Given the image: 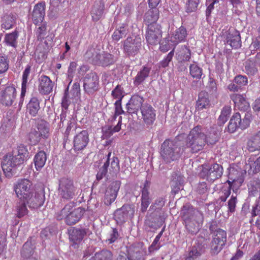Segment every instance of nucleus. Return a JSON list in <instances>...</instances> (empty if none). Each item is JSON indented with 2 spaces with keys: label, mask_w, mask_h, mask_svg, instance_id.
I'll list each match as a JSON object with an SVG mask.
<instances>
[{
  "label": "nucleus",
  "mask_w": 260,
  "mask_h": 260,
  "mask_svg": "<svg viewBox=\"0 0 260 260\" xmlns=\"http://www.w3.org/2000/svg\"><path fill=\"white\" fill-rule=\"evenodd\" d=\"M17 154L13 155L10 153L6 154L2 164L3 170L6 176H11L13 171L19 166L22 165L29 157L27 146L20 144L17 146Z\"/></svg>",
  "instance_id": "nucleus-1"
},
{
  "label": "nucleus",
  "mask_w": 260,
  "mask_h": 260,
  "mask_svg": "<svg viewBox=\"0 0 260 260\" xmlns=\"http://www.w3.org/2000/svg\"><path fill=\"white\" fill-rule=\"evenodd\" d=\"M84 210L81 207L75 208L71 204H67L60 211L55 214L57 220H64L69 225L76 224L81 219Z\"/></svg>",
  "instance_id": "nucleus-2"
},
{
  "label": "nucleus",
  "mask_w": 260,
  "mask_h": 260,
  "mask_svg": "<svg viewBox=\"0 0 260 260\" xmlns=\"http://www.w3.org/2000/svg\"><path fill=\"white\" fill-rule=\"evenodd\" d=\"M206 135L202 132L200 125L194 127L188 135L186 141V147L190 149L192 153L202 150L207 142Z\"/></svg>",
  "instance_id": "nucleus-3"
},
{
  "label": "nucleus",
  "mask_w": 260,
  "mask_h": 260,
  "mask_svg": "<svg viewBox=\"0 0 260 260\" xmlns=\"http://www.w3.org/2000/svg\"><path fill=\"white\" fill-rule=\"evenodd\" d=\"M182 218L184 222L186 229L192 235L199 232L204 221L203 214L200 211L191 214L189 210L186 211L183 210Z\"/></svg>",
  "instance_id": "nucleus-4"
},
{
  "label": "nucleus",
  "mask_w": 260,
  "mask_h": 260,
  "mask_svg": "<svg viewBox=\"0 0 260 260\" xmlns=\"http://www.w3.org/2000/svg\"><path fill=\"white\" fill-rule=\"evenodd\" d=\"M160 155L166 163L178 159L180 157V148L175 140H166L161 144Z\"/></svg>",
  "instance_id": "nucleus-5"
},
{
  "label": "nucleus",
  "mask_w": 260,
  "mask_h": 260,
  "mask_svg": "<svg viewBox=\"0 0 260 260\" xmlns=\"http://www.w3.org/2000/svg\"><path fill=\"white\" fill-rule=\"evenodd\" d=\"M112 152H109L106 155V160L103 166L100 169L96 174V179L101 180L108 173V169L109 173L112 176H116L120 170L119 160L116 156H113L111 158Z\"/></svg>",
  "instance_id": "nucleus-6"
},
{
  "label": "nucleus",
  "mask_w": 260,
  "mask_h": 260,
  "mask_svg": "<svg viewBox=\"0 0 260 260\" xmlns=\"http://www.w3.org/2000/svg\"><path fill=\"white\" fill-rule=\"evenodd\" d=\"M58 193L62 199L70 200L77 195L78 190L72 179L63 177L59 180Z\"/></svg>",
  "instance_id": "nucleus-7"
},
{
  "label": "nucleus",
  "mask_w": 260,
  "mask_h": 260,
  "mask_svg": "<svg viewBox=\"0 0 260 260\" xmlns=\"http://www.w3.org/2000/svg\"><path fill=\"white\" fill-rule=\"evenodd\" d=\"M123 52L128 56L134 57L137 55L142 48V40L140 37H128L122 42Z\"/></svg>",
  "instance_id": "nucleus-8"
},
{
  "label": "nucleus",
  "mask_w": 260,
  "mask_h": 260,
  "mask_svg": "<svg viewBox=\"0 0 260 260\" xmlns=\"http://www.w3.org/2000/svg\"><path fill=\"white\" fill-rule=\"evenodd\" d=\"M222 173V167L217 163H214L210 166L208 165H203L200 175L202 178L213 182L221 177Z\"/></svg>",
  "instance_id": "nucleus-9"
},
{
  "label": "nucleus",
  "mask_w": 260,
  "mask_h": 260,
  "mask_svg": "<svg viewBox=\"0 0 260 260\" xmlns=\"http://www.w3.org/2000/svg\"><path fill=\"white\" fill-rule=\"evenodd\" d=\"M162 34L161 26L158 23L148 24L145 34L146 42L149 45H156L159 43Z\"/></svg>",
  "instance_id": "nucleus-10"
},
{
  "label": "nucleus",
  "mask_w": 260,
  "mask_h": 260,
  "mask_svg": "<svg viewBox=\"0 0 260 260\" xmlns=\"http://www.w3.org/2000/svg\"><path fill=\"white\" fill-rule=\"evenodd\" d=\"M99 88V77L95 72L87 74L83 79V89L88 95H92Z\"/></svg>",
  "instance_id": "nucleus-11"
},
{
  "label": "nucleus",
  "mask_w": 260,
  "mask_h": 260,
  "mask_svg": "<svg viewBox=\"0 0 260 260\" xmlns=\"http://www.w3.org/2000/svg\"><path fill=\"white\" fill-rule=\"evenodd\" d=\"M242 170H238L234 168L231 169L229 171L228 180L226 183L231 186L234 192L237 193L244 181V174Z\"/></svg>",
  "instance_id": "nucleus-12"
},
{
  "label": "nucleus",
  "mask_w": 260,
  "mask_h": 260,
  "mask_svg": "<svg viewBox=\"0 0 260 260\" xmlns=\"http://www.w3.org/2000/svg\"><path fill=\"white\" fill-rule=\"evenodd\" d=\"M33 190L32 183L27 179L19 180L14 185V190L20 201Z\"/></svg>",
  "instance_id": "nucleus-13"
},
{
  "label": "nucleus",
  "mask_w": 260,
  "mask_h": 260,
  "mask_svg": "<svg viewBox=\"0 0 260 260\" xmlns=\"http://www.w3.org/2000/svg\"><path fill=\"white\" fill-rule=\"evenodd\" d=\"M135 212V206L133 204H124L115 210L114 217L117 222L122 223L128 218H133Z\"/></svg>",
  "instance_id": "nucleus-14"
},
{
  "label": "nucleus",
  "mask_w": 260,
  "mask_h": 260,
  "mask_svg": "<svg viewBox=\"0 0 260 260\" xmlns=\"http://www.w3.org/2000/svg\"><path fill=\"white\" fill-rule=\"evenodd\" d=\"M45 198L43 192L36 191L34 189L21 201L25 202L30 209H38L44 204Z\"/></svg>",
  "instance_id": "nucleus-15"
},
{
  "label": "nucleus",
  "mask_w": 260,
  "mask_h": 260,
  "mask_svg": "<svg viewBox=\"0 0 260 260\" xmlns=\"http://www.w3.org/2000/svg\"><path fill=\"white\" fill-rule=\"evenodd\" d=\"M226 242V232L221 229H217L213 233L211 249L218 253L221 250Z\"/></svg>",
  "instance_id": "nucleus-16"
},
{
  "label": "nucleus",
  "mask_w": 260,
  "mask_h": 260,
  "mask_svg": "<svg viewBox=\"0 0 260 260\" xmlns=\"http://www.w3.org/2000/svg\"><path fill=\"white\" fill-rule=\"evenodd\" d=\"M17 96L16 89L13 86H7L0 93V103L5 107L13 105Z\"/></svg>",
  "instance_id": "nucleus-17"
},
{
  "label": "nucleus",
  "mask_w": 260,
  "mask_h": 260,
  "mask_svg": "<svg viewBox=\"0 0 260 260\" xmlns=\"http://www.w3.org/2000/svg\"><path fill=\"white\" fill-rule=\"evenodd\" d=\"M54 82L47 76L42 75L38 79V90L41 95H48L53 91Z\"/></svg>",
  "instance_id": "nucleus-18"
},
{
  "label": "nucleus",
  "mask_w": 260,
  "mask_h": 260,
  "mask_svg": "<svg viewBox=\"0 0 260 260\" xmlns=\"http://www.w3.org/2000/svg\"><path fill=\"white\" fill-rule=\"evenodd\" d=\"M89 135L87 131L83 130L76 134L73 140V149L75 152L84 150L89 143Z\"/></svg>",
  "instance_id": "nucleus-19"
},
{
  "label": "nucleus",
  "mask_w": 260,
  "mask_h": 260,
  "mask_svg": "<svg viewBox=\"0 0 260 260\" xmlns=\"http://www.w3.org/2000/svg\"><path fill=\"white\" fill-rule=\"evenodd\" d=\"M225 42L233 49L240 48L242 42L239 31L234 28H230L226 32Z\"/></svg>",
  "instance_id": "nucleus-20"
},
{
  "label": "nucleus",
  "mask_w": 260,
  "mask_h": 260,
  "mask_svg": "<svg viewBox=\"0 0 260 260\" xmlns=\"http://www.w3.org/2000/svg\"><path fill=\"white\" fill-rule=\"evenodd\" d=\"M156 111L152 106L148 104H144L141 108L142 118L147 125H151L156 119Z\"/></svg>",
  "instance_id": "nucleus-21"
},
{
  "label": "nucleus",
  "mask_w": 260,
  "mask_h": 260,
  "mask_svg": "<svg viewBox=\"0 0 260 260\" xmlns=\"http://www.w3.org/2000/svg\"><path fill=\"white\" fill-rule=\"evenodd\" d=\"M121 182L119 180L113 181L106 191L104 202L106 205H110L114 202L120 189Z\"/></svg>",
  "instance_id": "nucleus-22"
},
{
  "label": "nucleus",
  "mask_w": 260,
  "mask_h": 260,
  "mask_svg": "<svg viewBox=\"0 0 260 260\" xmlns=\"http://www.w3.org/2000/svg\"><path fill=\"white\" fill-rule=\"evenodd\" d=\"M150 187V182L148 180H146L141 189L140 210L143 213L146 211L147 208L151 202V199L150 197V192L149 191Z\"/></svg>",
  "instance_id": "nucleus-23"
},
{
  "label": "nucleus",
  "mask_w": 260,
  "mask_h": 260,
  "mask_svg": "<svg viewBox=\"0 0 260 260\" xmlns=\"http://www.w3.org/2000/svg\"><path fill=\"white\" fill-rule=\"evenodd\" d=\"M187 35L186 28L184 26L181 25L171 34L170 41L172 45L175 48L179 43L184 42L186 40Z\"/></svg>",
  "instance_id": "nucleus-24"
},
{
  "label": "nucleus",
  "mask_w": 260,
  "mask_h": 260,
  "mask_svg": "<svg viewBox=\"0 0 260 260\" xmlns=\"http://www.w3.org/2000/svg\"><path fill=\"white\" fill-rule=\"evenodd\" d=\"M230 97L234 103L235 108L244 112L247 111L250 108L249 102L243 94L232 93L230 95Z\"/></svg>",
  "instance_id": "nucleus-25"
},
{
  "label": "nucleus",
  "mask_w": 260,
  "mask_h": 260,
  "mask_svg": "<svg viewBox=\"0 0 260 260\" xmlns=\"http://www.w3.org/2000/svg\"><path fill=\"white\" fill-rule=\"evenodd\" d=\"M45 7L44 2L38 3L34 6L31 18L33 23L35 25H38L43 22L45 14Z\"/></svg>",
  "instance_id": "nucleus-26"
},
{
  "label": "nucleus",
  "mask_w": 260,
  "mask_h": 260,
  "mask_svg": "<svg viewBox=\"0 0 260 260\" xmlns=\"http://www.w3.org/2000/svg\"><path fill=\"white\" fill-rule=\"evenodd\" d=\"M144 99L138 95L132 96L126 105V112L129 114H137L139 109L143 105Z\"/></svg>",
  "instance_id": "nucleus-27"
},
{
  "label": "nucleus",
  "mask_w": 260,
  "mask_h": 260,
  "mask_svg": "<svg viewBox=\"0 0 260 260\" xmlns=\"http://www.w3.org/2000/svg\"><path fill=\"white\" fill-rule=\"evenodd\" d=\"M92 61L94 64L103 67L108 66L113 64L114 61V56L109 53L103 52L102 54H96L92 56Z\"/></svg>",
  "instance_id": "nucleus-28"
},
{
  "label": "nucleus",
  "mask_w": 260,
  "mask_h": 260,
  "mask_svg": "<svg viewBox=\"0 0 260 260\" xmlns=\"http://www.w3.org/2000/svg\"><path fill=\"white\" fill-rule=\"evenodd\" d=\"M47 25L46 23L41 24L38 27L36 30V35L37 40L40 42L43 41L45 38L46 40L45 41L44 43L46 45L47 49H48L52 42V38L49 36H46Z\"/></svg>",
  "instance_id": "nucleus-29"
},
{
  "label": "nucleus",
  "mask_w": 260,
  "mask_h": 260,
  "mask_svg": "<svg viewBox=\"0 0 260 260\" xmlns=\"http://www.w3.org/2000/svg\"><path fill=\"white\" fill-rule=\"evenodd\" d=\"M210 107V101L209 94L205 91H201L198 95V99L196 102V109L198 111L204 109H208Z\"/></svg>",
  "instance_id": "nucleus-30"
},
{
  "label": "nucleus",
  "mask_w": 260,
  "mask_h": 260,
  "mask_svg": "<svg viewBox=\"0 0 260 260\" xmlns=\"http://www.w3.org/2000/svg\"><path fill=\"white\" fill-rule=\"evenodd\" d=\"M191 51L189 47L185 45L181 46L176 53V59L179 62L189 61L191 58Z\"/></svg>",
  "instance_id": "nucleus-31"
},
{
  "label": "nucleus",
  "mask_w": 260,
  "mask_h": 260,
  "mask_svg": "<svg viewBox=\"0 0 260 260\" xmlns=\"http://www.w3.org/2000/svg\"><path fill=\"white\" fill-rule=\"evenodd\" d=\"M247 149L251 152L260 150V130L248 140Z\"/></svg>",
  "instance_id": "nucleus-32"
},
{
  "label": "nucleus",
  "mask_w": 260,
  "mask_h": 260,
  "mask_svg": "<svg viewBox=\"0 0 260 260\" xmlns=\"http://www.w3.org/2000/svg\"><path fill=\"white\" fill-rule=\"evenodd\" d=\"M26 108L28 112L31 116H36L40 109L38 98L36 96L32 97L27 104Z\"/></svg>",
  "instance_id": "nucleus-33"
},
{
  "label": "nucleus",
  "mask_w": 260,
  "mask_h": 260,
  "mask_svg": "<svg viewBox=\"0 0 260 260\" xmlns=\"http://www.w3.org/2000/svg\"><path fill=\"white\" fill-rule=\"evenodd\" d=\"M151 68L143 66L142 69L139 71L135 77L134 81V84L136 86L140 85L144 81L149 77Z\"/></svg>",
  "instance_id": "nucleus-34"
},
{
  "label": "nucleus",
  "mask_w": 260,
  "mask_h": 260,
  "mask_svg": "<svg viewBox=\"0 0 260 260\" xmlns=\"http://www.w3.org/2000/svg\"><path fill=\"white\" fill-rule=\"evenodd\" d=\"M241 115L239 113L234 114L231 118L228 125V131L230 133H233L238 128H241Z\"/></svg>",
  "instance_id": "nucleus-35"
},
{
  "label": "nucleus",
  "mask_w": 260,
  "mask_h": 260,
  "mask_svg": "<svg viewBox=\"0 0 260 260\" xmlns=\"http://www.w3.org/2000/svg\"><path fill=\"white\" fill-rule=\"evenodd\" d=\"M128 32V26L127 24L123 23L118 28L115 29L112 37L113 40L118 41L126 36Z\"/></svg>",
  "instance_id": "nucleus-36"
},
{
  "label": "nucleus",
  "mask_w": 260,
  "mask_h": 260,
  "mask_svg": "<svg viewBox=\"0 0 260 260\" xmlns=\"http://www.w3.org/2000/svg\"><path fill=\"white\" fill-rule=\"evenodd\" d=\"M86 233L83 229H73L70 234V239L75 243H77L82 240Z\"/></svg>",
  "instance_id": "nucleus-37"
},
{
  "label": "nucleus",
  "mask_w": 260,
  "mask_h": 260,
  "mask_svg": "<svg viewBox=\"0 0 260 260\" xmlns=\"http://www.w3.org/2000/svg\"><path fill=\"white\" fill-rule=\"evenodd\" d=\"M113 254L110 250L103 249L96 252L89 260H113Z\"/></svg>",
  "instance_id": "nucleus-38"
},
{
  "label": "nucleus",
  "mask_w": 260,
  "mask_h": 260,
  "mask_svg": "<svg viewBox=\"0 0 260 260\" xmlns=\"http://www.w3.org/2000/svg\"><path fill=\"white\" fill-rule=\"evenodd\" d=\"M159 18V12L157 10H150L145 14L144 20L148 24L157 23Z\"/></svg>",
  "instance_id": "nucleus-39"
},
{
  "label": "nucleus",
  "mask_w": 260,
  "mask_h": 260,
  "mask_svg": "<svg viewBox=\"0 0 260 260\" xmlns=\"http://www.w3.org/2000/svg\"><path fill=\"white\" fill-rule=\"evenodd\" d=\"M46 159V154L44 151H40L35 155L34 162L37 170L41 169L45 165Z\"/></svg>",
  "instance_id": "nucleus-40"
},
{
  "label": "nucleus",
  "mask_w": 260,
  "mask_h": 260,
  "mask_svg": "<svg viewBox=\"0 0 260 260\" xmlns=\"http://www.w3.org/2000/svg\"><path fill=\"white\" fill-rule=\"evenodd\" d=\"M232 109L230 106H224L221 112L220 115L218 118V124L219 126L223 125L228 120L231 114Z\"/></svg>",
  "instance_id": "nucleus-41"
},
{
  "label": "nucleus",
  "mask_w": 260,
  "mask_h": 260,
  "mask_svg": "<svg viewBox=\"0 0 260 260\" xmlns=\"http://www.w3.org/2000/svg\"><path fill=\"white\" fill-rule=\"evenodd\" d=\"M32 249L29 246V244L26 242L22 247L21 254L24 258V260H37V258L32 256Z\"/></svg>",
  "instance_id": "nucleus-42"
},
{
  "label": "nucleus",
  "mask_w": 260,
  "mask_h": 260,
  "mask_svg": "<svg viewBox=\"0 0 260 260\" xmlns=\"http://www.w3.org/2000/svg\"><path fill=\"white\" fill-rule=\"evenodd\" d=\"M26 205L25 202L20 201V202L17 203L16 206V215L18 218H22L28 213Z\"/></svg>",
  "instance_id": "nucleus-43"
},
{
  "label": "nucleus",
  "mask_w": 260,
  "mask_h": 260,
  "mask_svg": "<svg viewBox=\"0 0 260 260\" xmlns=\"http://www.w3.org/2000/svg\"><path fill=\"white\" fill-rule=\"evenodd\" d=\"M15 23V17L12 14L5 15L2 19V27L6 29L12 28Z\"/></svg>",
  "instance_id": "nucleus-44"
},
{
  "label": "nucleus",
  "mask_w": 260,
  "mask_h": 260,
  "mask_svg": "<svg viewBox=\"0 0 260 260\" xmlns=\"http://www.w3.org/2000/svg\"><path fill=\"white\" fill-rule=\"evenodd\" d=\"M18 37V32L14 31L12 33L6 34L5 37V42L11 47H16L17 46V39Z\"/></svg>",
  "instance_id": "nucleus-45"
},
{
  "label": "nucleus",
  "mask_w": 260,
  "mask_h": 260,
  "mask_svg": "<svg viewBox=\"0 0 260 260\" xmlns=\"http://www.w3.org/2000/svg\"><path fill=\"white\" fill-rule=\"evenodd\" d=\"M37 131L41 138L46 139L49 136V129L45 122L42 121L38 124Z\"/></svg>",
  "instance_id": "nucleus-46"
},
{
  "label": "nucleus",
  "mask_w": 260,
  "mask_h": 260,
  "mask_svg": "<svg viewBox=\"0 0 260 260\" xmlns=\"http://www.w3.org/2000/svg\"><path fill=\"white\" fill-rule=\"evenodd\" d=\"M41 137L36 128L31 129L28 134V140L32 145H37L41 140Z\"/></svg>",
  "instance_id": "nucleus-47"
},
{
  "label": "nucleus",
  "mask_w": 260,
  "mask_h": 260,
  "mask_svg": "<svg viewBox=\"0 0 260 260\" xmlns=\"http://www.w3.org/2000/svg\"><path fill=\"white\" fill-rule=\"evenodd\" d=\"M245 71L248 75H253L257 71L255 62L252 60H247L245 62Z\"/></svg>",
  "instance_id": "nucleus-48"
},
{
  "label": "nucleus",
  "mask_w": 260,
  "mask_h": 260,
  "mask_svg": "<svg viewBox=\"0 0 260 260\" xmlns=\"http://www.w3.org/2000/svg\"><path fill=\"white\" fill-rule=\"evenodd\" d=\"M9 59L7 55L0 54V74L6 72L9 67Z\"/></svg>",
  "instance_id": "nucleus-49"
},
{
  "label": "nucleus",
  "mask_w": 260,
  "mask_h": 260,
  "mask_svg": "<svg viewBox=\"0 0 260 260\" xmlns=\"http://www.w3.org/2000/svg\"><path fill=\"white\" fill-rule=\"evenodd\" d=\"M111 95L114 99H117L116 102H121L124 96L123 88L120 85H117L112 90Z\"/></svg>",
  "instance_id": "nucleus-50"
},
{
  "label": "nucleus",
  "mask_w": 260,
  "mask_h": 260,
  "mask_svg": "<svg viewBox=\"0 0 260 260\" xmlns=\"http://www.w3.org/2000/svg\"><path fill=\"white\" fill-rule=\"evenodd\" d=\"M190 74L193 78L200 79L203 74L202 69L198 65L191 64L189 67Z\"/></svg>",
  "instance_id": "nucleus-51"
},
{
  "label": "nucleus",
  "mask_w": 260,
  "mask_h": 260,
  "mask_svg": "<svg viewBox=\"0 0 260 260\" xmlns=\"http://www.w3.org/2000/svg\"><path fill=\"white\" fill-rule=\"evenodd\" d=\"M165 228L164 227L162 229L161 231L158 233V234L155 238V239H154V241H153L152 243L151 244V245L149 246V247L148 248L149 252H153L154 250H157L159 248L160 246H159V240H160L161 237L162 236V235L163 234V233L165 231Z\"/></svg>",
  "instance_id": "nucleus-52"
},
{
  "label": "nucleus",
  "mask_w": 260,
  "mask_h": 260,
  "mask_svg": "<svg viewBox=\"0 0 260 260\" xmlns=\"http://www.w3.org/2000/svg\"><path fill=\"white\" fill-rule=\"evenodd\" d=\"M165 203L166 199L165 197H160L157 198L150 206V209L154 211L160 210L164 206Z\"/></svg>",
  "instance_id": "nucleus-53"
},
{
  "label": "nucleus",
  "mask_w": 260,
  "mask_h": 260,
  "mask_svg": "<svg viewBox=\"0 0 260 260\" xmlns=\"http://www.w3.org/2000/svg\"><path fill=\"white\" fill-rule=\"evenodd\" d=\"M128 252L133 260H144L143 250L140 248H134L132 251Z\"/></svg>",
  "instance_id": "nucleus-54"
},
{
  "label": "nucleus",
  "mask_w": 260,
  "mask_h": 260,
  "mask_svg": "<svg viewBox=\"0 0 260 260\" xmlns=\"http://www.w3.org/2000/svg\"><path fill=\"white\" fill-rule=\"evenodd\" d=\"M200 0H188L186 5V12L190 13L197 10Z\"/></svg>",
  "instance_id": "nucleus-55"
},
{
  "label": "nucleus",
  "mask_w": 260,
  "mask_h": 260,
  "mask_svg": "<svg viewBox=\"0 0 260 260\" xmlns=\"http://www.w3.org/2000/svg\"><path fill=\"white\" fill-rule=\"evenodd\" d=\"M200 256L201 253L200 251L195 247H192L185 260H200Z\"/></svg>",
  "instance_id": "nucleus-56"
},
{
  "label": "nucleus",
  "mask_w": 260,
  "mask_h": 260,
  "mask_svg": "<svg viewBox=\"0 0 260 260\" xmlns=\"http://www.w3.org/2000/svg\"><path fill=\"white\" fill-rule=\"evenodd\" d=\"M174 48L171 50L167 55L166 57L163 60H162L160 62V66L162 68H166L167 67L169 63L172 61V59L173 58V57L174 54Z\"/></svg>",
  "instance_id": "nucleus-57"
},
{
  "label": "nucleus",
  "mask_w": 260,
  "mask_h": 260,
  "mask_svg": "<svg viewBox=\"0 0 260 260\" xmlns=\"http://www.w3.org/2000/svg\"><path fill=\"white\" fill-rule=\"evenodd\" d=\"M170 42H171L170 37L168 38H165L161 43L159 42V49L162 52H166L171 49V45Z\"/></svg>",
  "instance_id": "nucleus-58"
},
{
  "label": "nucleus",
  "mask_w": 260,
  "mask_h": 260,
  "mask_svg": "<svg viewBox=\"0 0 260 260\" xmlns=\"http://www.w3.org/2000/svg\"><path fill=\"white\" fill-rule=\"evenodd\" d=\"M234 81L240 87L245 86L248 84V79L246 76L239 75L235 77Z\"/></svg>",
  "instance_id": "nucleus-59"
},
{
  "label": "nucleus",
  "mask_w": 260,
  "mask_h": 260,
  "mask_svg": "<svg viewBox=\"0 0 260 260\" xmlns=\"http://www.w3.org/2000/svg\"><path fill=\"white\" fill-rule=\"evenodd\" d=\"M121 102H115L114 103L115 110L114 114L113 115V119L115 120L116 117L122 114H124V111L122 108Z\"/></svg>",
  "instance_id": "nucleus-60"
},
{
  "label": "nucleus",
  "mask_w": 260,
  "mask_h": 260,
  "mask_svg": "<svg viewBox=\"0 0 260 260\" xmlns=\"http://www.w3.org/2000/svg\"><path fill=\"white\" fill-rule=\"evenodd\" d=\"M251 117L250 114L246 113L243 119L241 118V129H245L249 126L251 122Z\"/></svg>",
  "instance_id": "nucleus-61"
},
{
  "label": "nucleus",
  "mask_w": 260,
  "mask_h": 260,
  "mask_svg": "<svg viewBox=\"0 0 260 260\" xmlns=\"http://www.w3.org/2000/svg\"><path fill=\"white\" fill-rule=\"evenodd\" d=\"M237 202V197L232 195L228 202V209L230 212L234 213L235 212Z\"/></svg>",
  "instance_id": "nucleus-62"
},
{
  "label": "nucleus",
  "mask_w": 260,
  "mask_h": 260,
  "mask_svg": "<svg viewBox=\"0 0 260 260\" xmlns=\"http://www.w3.org/2000/svg\"><path fill=\"white\" fill-rule=\"evenodd\" d=\"M104 13L103 8L101 9H93L92 10V18L94 21L99 20L103 15Z\"/></svg>",
  "instance_id": "nucleus-63"
},
{
  "label": "nucleus",
  "mask_w": 260,
  "mask_h": 260,
  "mask_svg": "<svg viewBox=\"0 0 260 260\" xmlns=\"http://www.w3.org/2000/svg\"><path fill=\"white\" fill-rule=\"evenodd\" d=\"M70 104V101L69 100L68 90L67 89L64 93V95H63V96L62 99V102H61L62 108L64 109L65 110H67L68 109V107H69Z\"/></svg>",
  "instance_id": "nucleus-64"
}]
</instances>
